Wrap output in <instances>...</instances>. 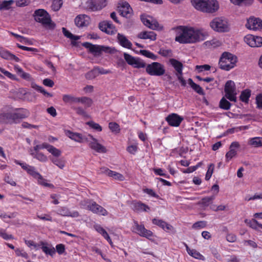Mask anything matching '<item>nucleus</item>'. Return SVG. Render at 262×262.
Returning a JSON list of instances; mask_svg holds the SVG:
<instances>
[{
  "label": "nucleus",
  "mask_w": 262,
  "mask_h": 262,
  "mask_svg": "<svg viewBox=\"0 0 262 262\" xmlns=\"http://www.w3.org/2000/svg\"><path fill=\"white\" fill-rule=\"evenodd\" d=\"M240 145L238 142L235 141L231 143L229 147L230 149L225 155L226 162H229L236 155L237 152L234 148H237Z\"/></svg>",
  "instance_id": "4be33fe9"
},
{
  "label": "nucleus",
  "mask_w": 262,
  "mask_h": 262,
  "mask_svg": "<svg viewBox=\"0 0 262 262\" xmlns=\"http://www.w3.org/2000/svg\"><path fill=\"white\" fill-rule=\"evenodd\" d=\"M88 137L92 140L89 143L90 147L99 153H105L107 151L106 148L98 142V140L93 136L89 135Z\"/></svg>",
  "instance_id": "6ab92c4d"
},
{
  "label": "nucleus",
  "mask_w": 262,
  "mask_h": 262,
  "mask_svg": "<svg viewBox=\"0 0 262 262\" xmlns=\"http://www.w3.org/2000/svg\"><path fill=\"white\" fill-rule=\"evenodd\" d=\"M62 4V0H53L51 5L52 9L54 11H57L61 8Z\"/></svg>",
  "instance_id": "3c124183"
},
{
  "label": "nucleus",
  "mask_w": 262,
  "mask_h": 262,
  "mask_svg": "<svg viewBox=\"0 0 262 262\" xmlns=\"http://www.w3.org/2000/svg\"><path fill=\"white\" fill-rule=\"evenodd\" d=\"M78 103H81L84 105L85 108L90 107L93 104L91 98L87 97H81L78 98Z\"/></svg>",
  "instance_id": "a19ab883"
},
{
  "label": "nucleus",
  "mask_w": 262,
  "mask_h": 262,
  "mask_svg": "<svg viewBox=\"0 0 262 262\" xmlns=\"http://www.w3.org/2000/svg\"><path fill=\"white\" fill-rule=\"evenodd\" d=\"M31 86L32 88L43 94L45 96L47 97H52L53 96L52 94L46 92L42 87L39 86L34 83H32L31 84Z\"/></svg>",
  "instance_id": "79ce46f5"
},
{
  "label": "nucleus",
  "mask_w": 262,
  "mask_h": 262,
  "mask_svg": "<svg viewBox=\"0 0 262 262\" xmlns=\"http://www.w3.org/2000/svg\"><path fill=\"white\" fill-rule=\"evenodd\" d=\"M62 31L66 37L70 38L72 40H77L79 39V37L78 36H76L73 35L72 33H71L69 31H68L66 28L63 27L62 28Z\"/></svg>",
  "instance_id": "49530a36"
},
{
  "label": "nucleus",
  "mask_w": 262,
  "mask_h": 262,
  "mask_svg": "<svg viewBox=\"0 0 262 262\" xmlns=\"http://www.w3.org/2000/svg\"><path fill=\"white\" fill-rule=\"evenodd\" d=\"M207 226V222L205 221H200L195 222L192 225V228L194 229H201L204 228Z\"/></svg>",
  "instance_id": "bf43d9fd"
},
{
  "label": "nucleus",
  "mask_w": 262,
  "mask_h": 262,
  "mask_svg": "<svg viewBox=\"0 0 262 262\" xmlns=\"http://www.w3.org/2000/svg\"><path fill=\"white\" fill-rule=\"evenodd\" d=\"M250 96L251 91L249 89H246L241 92L239 96V99L243 102L248 103Z\"/></svg>",
  "instance_id": "58836bf2"
},
{
  "label": "nucleus",
  "mask_w": 262,
  "mask_h": 262,
  "mask_svg": "<svg viewBox=\"0 0 262 262\" xmlns=\"http://www.w3.org/2000/svg\"><path fill=\"white\" fill-rule=\"evenodd\" d=\"M66 135L69 138L79 143H82L84 141H88L87 139L84 138L82 134L77 133H74L71 130H68L65 132Z\"/></svg>",
  "instance_id": "5701e85b"
},
{
  "label": "nucleus",
  "mask_w": 262,
  "mask_h": 262,
  "mask_svg": "<svg viewBox=\"0 0 262 262\" xmlns=\"http://www.w3.org/2000/svg\"><path fill=\"white\" fill-rule=\"evenodd\" d=\"M14 70L16 73L23 79L26 80L27 81H31L32 78L30 75L28 73L25 72L23 69L21 68L19 66H14Z\"/></svg>",
  "instance_id": "473e14b6"
},
{
  "label": "nucleus",
  "mask_w": 262,
  "mask_h": 262,
  "mask_svg": "<svg viewBox=\"0 0 262 262\" xmlns=\"http://www.w3.org/2000/svg\"><path fill=\"white\" fill-rule=\"evenodd\" d=\"M33 16L34 20L48 29H53L55 27V24L52 22L51 18L47 11L42 9L36 10Z\"/></svg>",
  "instance_id": "20e7f679"
},
{
  "label": "nucleus",
  "mask_w": 262,
  "mask_h": 262,
  "mask_svg": "<svg viewBox=\"0 0 262 262\" xmlns=\"http://www.w3.org/2000/svg\"><path fill=\"white\" fill-rule=\"evenodd\" d=\"M188 83L196 93L201 95H204L203 89L199 84L194 83L191 78H189L188 79Z\"/></svg>",
  "instance_id": "f704fd0d"
},
{
  "label": "nucleus",
  "mask_w": 262,
  "mask_h": 262,
  "mask_svg": "<svg viewBox=\"0 0 262 262\" xmlns=\"http://www.w3.org/2000/svg\"><path fill=\"white\" fill-rule=\"evenodd\" d=\"M152 223L153 224L161 228L166 232H169L173 229V227L171 225L162 220L155 218L152 219Z\"/></svg>",
  "instance_id": "393cba45"
},
{
  "label": "nucleus",
  "mask_w": 262,
  "mask_h": 262,
  "mask_svg": "<svg viewBox=\"0 0 262 262\" xmlns=\"http://www.w3.org/2000/svg\"><path fill=\"white\" fill-rule=\"evenodd\" d=\"M99 28L102 32L110 35L115 34L117 32L116 27L110 21L104 20L100 22L99 24Z\"/></svg>",
  "instance_id": "dca6fc26"
},
{
  "label": "nucleus",
  "mask_w": 262,
  "mask_h": 262,
  "mask_svg": "<svg viewBox=\"0 0 262 262\" xmlns=\"http://www.w3.org/2000/svg\"><path fill=\"white\" fill-rule=\"evenodd\" d=\"M132 206V209L135 212H148L150 210V207L141 201L133 202Z\"/></svg>",
  "instance_id": "a878e982"
},
{
  "label": "nucleus",
  "mask_w": 262,
  "mask_h": 262,
  "mask_svg": "<svg viewBox=\"0 0 262 262\" xmlns=\"http://www.w3.org/2000/svg\"><path fill=\"white\" fill-rule=\"evenodd\" d=\"M29 111L23 108H16L14 112H9V123H18L20 121L28 117Z\"/></svg>",
  "instance_id": "6e6552de"
},
{
  "label": "nucleus",
  "mask_w": 262,
  "mask_h": 262,
  "mask_svg": "<svg viewBox=\"0 0 262 262\" xmlns=\"http://www.w3.org/2000/svg\"><path fill=\"white\" fill-rule=\"evenodd\" d=\"M132 231L140 236L146 237L148 239H150L153 236V233L151 231L146 229L143 224H139L136 221L134 222Z\"/></svg>",
  "instance_id": "ddd939ff"
},
{
  "label": "nucleus",
  "mask_w": 262,
  "mask_h": 262,
  "mask_svg": "<svg viewBox=\"0 0 262 262\" xmlns=\"http://www.w3.org/2000/svg\"><path fill=\"white\" fill-rule=\"evenodd\" d=\"M108 127L112 132L116 134L119 133L120 131L119 125L114 122H110L108 124Z\"/></svg>",
  "instance_id": "5fc2aeb1"
},
{
  "label": "nucleus",
  "mask_w": 262,
  "mask_h": 262,
  "mask_svg": "<svg viewBox=\"0 0 262 262\" xmlns=\"http://www.w3.org/2000/svg\"><path fill=\"white\" fill-rule=\"evenodd\" d=\"M80 204L82 208L88 210L94 214L102 216H106L108 214V211L104 207L98 204L93 200L87 199L82 201Z\"/></svg>",
  "instance_id": "423d86ee"
},
{
  "label": "nucleus",
  "mask_w": 262,
  "mask_h": 262,
  "mask_svg": "<svg viewBox=\"0 0 262 262\" xmlns=\"http://www.w3.org/2000/svg\"><path fill=\"white\" fill-rule=\"evenodd\" d=\"M14 0H4L0 2V10H8L11 9V5L14 3Z\"/></svg>",
  "instance_id": "ea45409f"
},
{
  "label": "nucleus",
  "mask_w": 262,
  "mask_h": 262,
  "mask_svg": "<svg viewBox=\"0 0 262 262\" xmlns=\"http://www.w3.org/2000/svg\"><path fill=\"white\" fill-rule=\"evenodd\" d=\"M215 199L214 195L206 196L202 198L198 203L202 208H205L212 203Z\"/></svg>",
  "instance_id": "2f4dec72"
},
{
  "label": "nucleus",
  "mask_w": 262,
  "mask_h": 262,
  "mask_svg": "<svg viewBox=\"0 0 262 262\" xmlns=\"http://www.w3.org/2000/svg\"><path fill=\"white\" fill-rule=\"evenodd\" d=\"M135 68H144L146 67V63L140 58H136L133 66Z\"/></svg>",
  "instance_id": "09e8293b"
},
{
  "label": "nucleus",
  "mask_w": 262,
  "mask_h": 262,
  "mask_svg": "<svg viewBox=\"0 0 262 262\" xmlns=\"http://www.w3.org/2000/svg\"><path fill=\"white\" fill-rule=\"evenodd\" d=\"M256 107L258 109H262V94L257 95L256 97Z\"/></svg>",
  "instance_id": "774afa93"
},
{
  "label": "nucleus",
  "mask_w": 262,
  "mask_h": 262,
  "mask_svg": "<svg viewBox=\"0 0 262 262\" xmlns=\"http://www.w3.org/2000/svg\"><path fill=\"white\" fill-rule=\"evenodd\" d=\"M152 18L144 15H141V20L146 27L152 30H156L159 27V24L157 20H151Z\"/></svg>",
  "instance_id": "412c9836"
},
{
  "label": "nucleus",
  "mask_w": 262,
  "mask_h": 262,
  "mask_svg": "<svg viewBox=\"0 0 262 262\" xmlns=\"http://www.w3.org/2000/svg\"><path fill=\"white\" fill-rule=\"evenodd\" d=\"M56 213L59 215L64 216L78 217L79 215L78 211H75L71 212L67 207H59L56 211Z\"/></svg>",
  "instance_id": "b1692460"
},
{
  "label": "nucleus",
  "mask_w": 262,
  "mask_h": 262,
  "mask_svg": "<svg viewBox=\"0 0 262 262\" xmlns=\"http://www.w3.org/2000/svg\"><path fill=\"white\" fill-rule=\"evenodd\" d=\"M30 154L33 158L36 159L41 162H46L48 161V158L42 152H30Z\"/></svg>",
  "instance_id": "4c0bfd02"
},
{
  "label": "nucleus",
  "mask_w": 262,
  "mask_h": 262,
  "mask_svg": "<svg viewBox=\"0 0 262 262\" xmlns=\"http://www.w3.org/2000/svg\"><path fill=\"white\" fill-rule=\"evenodd\" d=\"M48 151L55 157H58L61 154V150L53 145H51L50 148L48 149Z\"/></svg>",
  "instance_id": "6e6d98bb"
},
{
  "label": "nucleus",
  "mask_w": 262,
  "mask_h": 262,
  "mask_svg": "<svg viewBox=\"0 0 262 262\" xmlns=\"http://www.w3.org/2000/svg\"><path fill=\"white\" fill-rule=\"evenodd\" d=\"M86 124L97 132H101L102 130V127L98 123L93 121L86 122Z\"/></svg>",
  "instance_id": "4d7b16f0"
},
{
  "label": "nucleus",
  "mask_w": 262,
  "mask_h": 262,
  "mask_svg": "<svg viewBox=\"0 0 262 262\" xmlns=\"http://www.w3.org/2000/svg\"><path fill=\"white\" fill-rule=\"evenodd\" d=\"M204 44L208 47L216 48L222 45L221 41L217 39H213L211 40L205 42Z\"/></svg>",
  "instance_id": "37998d69"
},
{
  "label": "nucleus",
  "mask_w": 262,
  "mask_h": 262,
  "mask_svg": "<svg viewBox=\"0 0 262 262\" xmlns=\"http://www.w3.org/2000/svg\"><path fill=\"white\" fill-rule=\"evenodd\" d=\"M4 180L5 182L12 186H15L16 185V182L11 177L10 173H6Z\"/></svg>",
  "instance_id": "680f3d73"
},
{
  "label": "nucleus",
  "mask_w": 262,
  "mask_h": 262,
  "mask_svg": "<svg viewBox=\"0 0 262 262\" xmlns=\"http://www.w3.org/2000/svg\"><path fill=\"white\" fill-rule=\"evenodd\" d=\"M145 71L150 76H161L165 73L164 66L158 62L146 64Z\"/></svg>",
  "instance_id": "0eeeda50"
},
{
  "label": "nucleus",
  "mask_w": 262,
  "mask_h": 262,
  "mask_svg": "<svg viewBox=\"0 0 262 262\" xmlns=\"http://www.w3.org/2000/svg\"><path fill=\"white\" fill-rule=\"evenodd\" d=\"M117 38L118 42L121 46L128 49H132V43L125 35L121 33H118Z\"/></svg>",
  "instance_id": "bb28decb"
},
{
  "label": "nucleus",
  "mask_w": 262,
  "mask_h": 262,
  "mask_svg": "<svg viewBox=\"0 0 262 262\" xmlns=\"http://www.w3.org/2000/svg\"><path fill=\"white\" fill-rule=\"evenodd\" d=\"M246 27L254 31L260 30L262 29V20L254 16L250 17L247 19Z\"/></svg>",
  "instance_id": "2eb2a0df"
},
{
  "label": "nucleus",
  "mask_w": 262,
  "mask_h": 262,
  "mask_svg": "<svg viewBox=\"0 0 262 262\" xmlns=\"http://www.w3.org/2000/svg\"><path fill=\"white\" fill-rule=\"evenodd\" d=\"M137 37L140 39L155 40L157 39V34L153 31H143L139 33Z\"/></svg>",
  "instance_id": "c756f323"
},
{
  "label": "nucleus",
  "mask_w": 262,
  "mask_h": 262,
  "mask_svg": "<svg viewBox=\"0 0 262 262\" xmlns=\"http://www.w3.org/2000/svg\"><path fill=\"white\" fill-rule=\"evenodd\" d=\"M82 45L84 47L89 49L90 52L95 56L100 55L103 52L105 53L111 52V48L108 47L93 45L88 42L83 43Z\"/></svg>",
  "instance_id": "f8f14e48"
},
{
  "label": "nucleus",
  "mask_w": 262,
  "mask_h": 262,
  "mask_svg": "<svg viewBox=\"0 0 262 262\" xmlns=\"http://www.w3.org/2000/svg\"><path fill=\"white\" fill-rule=\"evenodd\" d=\"M119 12L120 15L126 18H129L133 14V10L129 4L127 2L123 3L118 7Z\"/></svg>",
  "instance_id": "aec40b11"
},
{
  "label": "nucleus",
  "mask_w": 262,
  "mask_h": 262,
  "mask_svg": "<svg viewBox=\"0 0 262 262\" xmlns=\"http://www.w3.org/2000/svg\"><path fill=\"white\" fill-rule=\"evenodd\" d=\"M98 76V75L96 68L94 67L92 70L89 71L85 74V77L86 79L92 80Z\"/></svg>",
  "instance_id": "603ef678"
},
{
  "label": "nucleus",
  "mask_w": 262,
  "mask_h": 262,
  "mask_svg": "<svg viewBox=\"0 0 262 262\" xmlns=\"http://www.w3.org/2000/svg\"><path fill=\"white\" fill-rule=\"evenodd\" d=\"M224 92L225 97L230 101L236 102V92L235 84L234 81L228 80L225 85Z\"/></svg>",
  "instance_id": "9d476101"
},
{
  "label": "nucleus",
  "mask_w": 262,
  "mask_h": 262,
  "mask_svg": "<svg viewBox=\"0 0 262 262\" xmlns=\"http://www.w3.org/2000/svg\"><path fill=\"white\" fill-rule=\"evenodd\" d=\"M158 53L164 57H171L172 55V50L170 49H164L161 48L160 49Z\"/></svg>",
  "instance_id": "13d9d810"
},
{
  "label": "nucleus",
  "mask_w": 262,
  "mask_h": 262,
  "mask_svg": "<svg viewBox=\"0 0 262 262\" xmlns=\"http://www.w3.org/2000/svg\"><path fill=\"white\" fill-rule=\"evenodd\" d=\"M185 247H186V250L188 253V254L191 256L194 257L195 259L205 260V257L201 254L199 252H198L195 249H190L188 246L186 244L184 243Z\"/></svg>",
  "instance_id": "c85d7f7f"
},
{
  "label": "nucleus",
  "mask_w": 262,
  "mask_h": 262,
  "mask_svg": "<svg viewBox=\"0 0 262 262\" xmlns=\"http://www.w3.org/2000/svg\"><path fill=\"white\" fill-rule=\"evenodd\" d=\"M237 62V58L235 55L225 52L222 53L220 58L219 64L220 69L228 71L234 68Z\"/></svg>",
  "instance_id": "39448f33"
},
{
  "label": "nucleus",
  "mask_w": 262,
  "mask_h": 262,
  "mask_svg": "<svg viewBox=\"0 0 262 262\" xmlns=\"http://www.w3.org/2000/svg\"><path fill=\"white\" fill-rule=\"evenodd\" d=\"M106 6V0H87L84 7L89 11L94 12L101 10Z\"/></svg>",
  "instance_id": "9b49d317"
},
{
  "label": "nucleus",
  "mask_w": 262,
  "mask_h": 262,
  "mask_svg": "<svg viewBox=\"0 0 262 262\" xmlns=\"http://www.w3.org/2000/svg\"><path fill=\"white\" fill-rule=\"evenodd\" d=\"M90 17L85 14L78 15L74 19L75 25L81 29L87 27L90 24Z\"/></svg>",
  "instance_id": "f3484780"
},
{
  "label": "nucleus",
  "mask_w": 262,
  "mask_h": 262,
  "mask_svg": "<svg viewBox=\"0 0 262 262\" xmlns=\"http://www.w3.org/2000/svg\"><path fill=\"white\" fill-rule=\"evenodd\" d=\"M138 148L137 144H133L128 146L126 148V150L132 155H135L138 150Z\"/></svg>",
  "instance_id": "338daca9"
},
{
  "label": "nucleus",
  "mask_w": 262,
  "mask_h": 262,
  "mask_svg": "<svg viewBox=\"0 0 262 262\" xmlns=\"http://www.w3.org/2000/svg\"><path fill=\"white\" fill-rule=\"evenodd\" d=\"M108 177H112L115 180L121 181H123L125 179L124 177L122 174L111 170Z\"/></svg>",
  "instance_id": "de8ad7c7"
},
{
  "label": "nucleus",
  "mask_w": 262,
  "mask_h": 262,
  "mask_svg": "<svg viewBox=\"0 0 262 262\" xmlns=\"http://www.w3.org/2000/svg\"><path fill=\"white\" fill-rule=\"evenodd\" d=\"M214 167V165L213 164L211 163V164H209L208 168V170H207L206 176H205V180L206 181H208L211 178V176L213 172Z\"/></svg>",
  "instance_id": "052dcab7"
},
{
  "label": "nucleus",
  "mask_w": 262,
  "mask_h": 262,
  "mask_svg": "<svg viewBox=\"0 0 262 262\" xmlns=\"http://www.w3.org/2000/svg\"><path fill=\"white\" fill-rule=\"evenodd\" d=\"M174 29L177 32L175 40L180 43H195L203 41L207 36L203 29L179 26Z\"/></svg>",
  "instance_id": "f257e3e1"
},
{
  "label": "nucleus",
  "mask_w": 262,
  "mask_h": 262,
  "mask_svg": "<svg viewBox=\"0 0 262 262\" xmlns=\"http://www.w3.org/2000/svg\"><path fill=\"white\" fill-rule=\"evenodd\" d=\"M0 72L4 74L6 76L10 78L12 80H16L17 78L16 77V76L15 75L12 74L9 71L6 70L5 69L0 68Z\"/></svg>",
  "instance_id": "69168bd1"
},
{
  "label": "nucleus",
  "mask_w": 262,
  "mask_h": 262,
  "mask_svg": "<svg viewBox=\"0 0 262 262\" xmlns=\"http://www.w3.org/2000/svg\"><path fill=\"white\" fill-rule=\"evenodd\" d=\"M14 162L16 164L20 165L28 174L31 176L34 179H37L39 184L46 187H53V184L48 183L46 182V180L36 170L35 167L29 165L25 162H21L16 159L14 160Z\"/></svg>",
  "instance_id": "7ed1b4c3"
},
{
  "label": "nucleus",
  "mask_w": 262,
  "mask_h": 262,
  "mask_svg": "<svg viewBox=\"0 0 262 262\" xmlns=\"http://www.w3.org/2000/svg\"><path fill=\"white\" fill-rule=\"evenodd\" d=\"M9 122V112L0 113V123Z\"/></svg>",
  "instance_id": "0e129e2a"
},
{
  "label": "nucleus",
  "mask_w": 262,
  "mask_h": 262,
  "mask_svg": "<svg viewBox=\"0 0 262 262\" xmlns=\"http://www.w3.org/2000/svg\"><path fill=\"white\" fill-rule=\"evenodd\" d=\"M210 27L219 32H225L229 30L227 21L221 17H215L210 23Z\"/></svg>",
  "instance_id": "1a4fd4ad"
},
{
  "label": "nucleus",
  "mask_w": 262,
  "mask_h": 262,
  "mask_svg": "<svg viewBox=\"0 0 262 262\" xmlns=\"http://www.w3.org/2000/svg\"><path fill=\"white\" fill-rule=\"evenodd\" d=\"M169 62L172 67L177 71L178 74H182V72H183V64L181 62L174 58H170L169 60Z\"/></svg>",
  "instance_id": "7c9ffc66"
},
{
  "label": "nucleus",
  "mask_w": 262,
  "mask_h": 262,
  "mask_svg": "<svg viewBox=\"0 0 262 262\" xmlns=\"http://www.w3.org/2000/svg\"><path fill=\"white\" fill-rule=\"evenodd\" d=\"M244 222L248 226L254 230H257V227L262 229V224L259 223L255 219L251 220L245 219Z\"/></svg>",
  "instance_id": "e433bc0d"
},
{
  "label": "nucleus",
  "mask_w": 262,
  "mask_h": 262,
  "mask_svg": "<svg viewBox=\"0 0 262 262\" xmlns=\"http://www.w3.org/2000/svg\"><path fill=\"white\" fill-rule=\"evenodd\" d=\"M140 53L143 56L154 60H156L158 58L157 55L148 50H141L140 51Z\"/></svg>",
  "instance_id": "8fccbe9b"
},
{
  "label": "nucleus",
  "mask_w": 262,
  "mask_h": 262,
  "mask_svg": "<svg viewBox=\"0 0 262 262\" xmlns=\"http://www.w3.org/2000/svg\"><path fill=\"white\" fill-rule=\"evenodd\" d=\"M248 144L254 147H259L262 146V138L253 137L249 139Z\"/></svg>",
  "instance_id": "c9c22d12"
},
{
  "label": "nucleus",
  "mask_w": 262,
  "mask_h": 262,
  "mask_svg": "<svg viewBox=\"0 0 262 262\" xmlns=\"http://www.w3.org/2000/svg\"><path fill=\"white\" fill-rule=\"evenodd\" d=\"M124 58L126 62L130 66H133L136 58L126 53H124Z\"/></svg>",
  "instance_id": "e2e57ef3"
},
{
  "label": "nucleus",
  "mask_w": 262,
  "mask_h": 262,
  "mask_svg": "<svg viewBox=\"0 0 262 262\" xmlns=\"http://www.w3.org/2000/svg\"><path fill=\"white\" fill-rule=\"evenodd\" d=\"M39 245L41 246V249L46 254L49 255L52 257L55 254V249L52 245L48 247V243L42 241L39 242Z\"/></svg>",
  "instance_id": "cd10ccee"
},
{
  "label": "nucleus",
  "mask_w": 262,
  "mask_h": 262,
  "mask_svg": "<svg viewBox=\"0 0 262 262\" xmlns=\"http://www.w3.org/2000/svg\"><path fill=\"white\" fill-rule=\"evenodd\" d=\"M194 8L204 13H213L219 9V4L216 0H191Z\"/></svg>",
  "instance_id": "f03ea898"
},
{
  "label": "nucleus",
  "mask_w": 262,
  "mask_h": 262,
  "mask_svg": "<svg viewBox=\"0 0 262 262\" xmlns=\"http://www.w3.org/2000/svg\"><path fill=\"white\" fill-rule=\"evenodd\" d=\"M78 98L72 95L65 94L62 96V100L65 103L72 105L74 103H78Z\"/></svg>",
  "instance_id": "72a5a7b5"
},
{
  "label": "nucleus",
  "mask_w": 262,
  "mask_h": 262,
  "mask_svg": "<svg viewBox=\"0 0 262 262\" xmlns=\"http://www.w3.org/2000/svg\"><path fill=\"white\" fill-rule=\"evenodd\" d=\"M231 106V104L229 102L225 97H223L219 104V106L221 108L224 110H229Z\"/></svg>",
  "instance_id": "c03bdc74"
},
{
  "label": "nucleus",
  "mask_w": 262,
  "mask_h": 262,
  "mask_svg": "<svg viewBox=\"0 0 262 262\" xmlns=\"http://www.w3.org/2000/svg\"><path fill=\"white\" fill-rule=\"evenodd\" d=\"M184 118L183 117L178 115L177 114L172 113L169 114L166 118V121L168 124L173 127H178Z\"/></svg>",
  "instance_id": "a211bd4d"
},
{
  "label": "nucleus",
  "mask_w": 262,
  "mask_h": 262,
  "mask_svg": "<svg viewBox=\"0 0 262 262\" xmlns=\"http://www.w3.org/2000/svg\"><path fill=\"white\" fill-rule=\"evenodd\" d=\"M244 41L252 48L262 47V37L260 36L248 34L245 36Z\"/></svg>",
  "instance_id": "4468645a"
},
{
  "label": "nucleus",
  "mask_w": 262,
  "mask_h": 262,
  "mask_svg": "<svg viewBox=\"0 0 262 262\" xmlns=\"http://www.w3.org/2000/svg\"><path fill=\"white\" fill-rule=\"evenodd\" d=\"M58 157L53 158L51 159V161L53 164L56 165L60 169H63L65 166L64 161L60 159L57 158Z\"/></svg>",
  "instance_id": "864d4df0"
},
{
  "label": "nucleus",
  "mask_w": 262,
  "mask_h": 262,
  "mask_svg": "<svg viewBox=\"0 0 262 262\" xmlns=\"http://www.w3.org/2000/svg\"><path fill=\"white\" fill-rule=\"evenodd\" d=\"M71 108L73 110L75 111L76 113L78 115L81 116L83 117L88 116V114L86 111L81 106H75L72 105Z\"/></svg>",
  "instance_id": "a18cd8bd"
}]
</instances>
